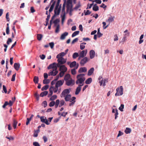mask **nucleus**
<instances>
[{
	"mask_svg": "<svg viewBox=\"0 0 146 146\" xmlns=\"http://www.w3.org/2000/svg\"><path fill=\"white\" fill-rule=\"evenodd\" d=\"M87 50L85 49L82 50L80 53L79 55L80 57H82V58L85 57V56L86 55L87 52Z\"/></svg>",
	"mask_w": 146,
	"mask_h": 146,
	"instance_id": "obj_6",
	"label": "nucleus"
},
{
	"mask_svg": "<svg viewBox=\"0 0 146 146\" xmlns=\"http://www.w3.org/2000/svg\"><path fill=\"white\" fill-rule=\"evenodd\" d=\"M92 81V79L91 78H90L87 79L85 81V83L86 84H90Z\"/></svg>",
	"mask_w": 146,
	"mask_h": 146,
	"instance_id": "obj_22",
	"label": "nucleus"
},
{
	"mask_svg": "<svg viewBox=\"0 0 146 146\" xmlns=\"http://www.w3.org/2000/svg\"><path fill=\"white\" fill-rule=\"evenodd\" d=\"M13 126L14 129H15L16 127L17 122L14 119L13 120Z\"/></svg>",
	"mask_w": 146,
	"mask_h": 146,
	"instance_id": "obj_33",
	"label": "nucleus"
},
{
	"mask_svg": "<svg viewBox=\"0 0 146 146\" xmlns=\"http://www.w3.org/2000/svg\"><path fill=\"white\" fill-rule=\"evenodd\" d=\"M54 88V87L52 86H51L49 89V93L48 94V97H49L50 96H52L53 94V91L51 89L52 88Z\"/></svg>",
	"mask_w": 146,
	"mask_h": 146,
	"instance_id": "obj_21",
	"label": "nucleus"
},
{
	"mask_svg": "<svg viewBox=\"0 0 146 146\" xmlns=\"http://www.w3.org/2000/svg\"><path fill=\"white\" fill-rule=\"evenodd\" d=\"M16 75V73H15V74L13 75L12 78H11V81H15Z\"/></svg>",
	"mask_w": 146,
	"mask_h": 146,
	"instance_id": "obj_57",
	"label": "nucleus"
},
{
	"mask_svg": "<svg viewBox=\"0 0 146 146\" xmlns=\"http://www.w3.org/2000/svg\"><path fill=\"white\" fill-rule=\"evenodd\" d=\"M74 84V81L72 79L66 81V84L68 86H70L71 85H73Z\"/></svg>",
	"mask_w": 146,
	"mask_h": 146,
	"instance_id": "obj_8",
	"label": "nucleus"
},
{
	"mask_svg": "<svg viewBox=\"0 0 146 146\" xmlns=\"http://www.w3.org/2000/svg\"><path fill=\"white\" fill-rule=\"evenodd\" d=\"M70 77V75L69 74H66L64 76V79L66 81L69 80Z\"/></svg>",
	"mask_w": 146,
	"mask_h": 146,
	"instance_id": "obj_30",
	"label": "nucleus"
},
{
	"mask_svg": "<svg viewBox=\"0 0 146 146\" xmlns=\"http://www.w3.org/2000/svg\"><path fill=\"white\" fill-rule=\"evenodd\" d=\"M44 117L43 116H42L40 117V121L42 122L43 123H44V122L46 119V117H45V118H44Z\"/></svg>",
	"mask_w": 146,
	"mask_h": 146,
	"instance_id": "obj_52",
	"label": "nucleus"
},
{
	"mask_svg": "<svg viewBox=\"0 0 146 146\" xmlns=\"http://www.w3.org/2000/svg\"><path fill=\"white\" fill-rule=\"evenodd\" d=\"M60 27V25L59 24H58L56 27V28L55 30V32L58 33L59 31V29Z\"/></svg>",
	"mask_w": 146,
	"mask_h": 146,
	"instance_id": "obj_49",
	"label": "nucleus"
},
{
	"mask_svg": "<svg viewBox=\"0 0 146 146\" xmlns=\"http://www.w3.org/2000/svg\"><path fill=\"white\" fill-rule=\"evenodd\" d=\"M65 1L63 5V7L62 9V13L63 14H65L66 15V13L65 11Z\"/></svg>",
	"mask_w": 146,
	"mask_h": 146,
	"instance_id": "obj_28",
	"label": "nucleus"
},
{
	"mask_svg": "<svg viewBox=\"0 0 146 146\" xmlns=\"http://www.w3.org/2000/svg\"><path fill=\"white\" fill-rule=\"evenodd\" d=\"M88 61V58L87 57L82 58L80 62V64L81 66H83L86 64Z\"/></svg>",
	"mask_w": 146,
	"mask_h": 146,
	"instance_id": "obj_1",
	"label": "nucleus"
},
{
	"mask_svg": "<svg viewBox=\"0 0 146 146\" xmlns=\"http://www.w3.org/2000/svg\"><path fill=\"white\" fill-rule=\"evenodd\" d=\"M114 18V17H113L112 16L110 17H109L108 20H107V21H108L110 22H111L113 21L114 19H113Z\"/></svg>",
	"mask_w": 146,
	"mask_h": 146,
	"instance_id": "obj_44",
	"label": "nucleus"
},
{
	"mask_svg": "<svg viewBox=\"0 0 146 146\" xmlns=\"http://www.w3.org/2000/svg\"><path fill=\"white\" fill-rule=\"evenodd\" d=\"M60 21V19H57L55 20L53 22L54 24H57L59 23Z\"/></svg>",
	"mask_w": 146,
	"mask_h": 146,
	"instance_id": "obj_48",
	"label": "nucleus"
},
{
	"mask_svg": "<svg viewBox=\"0 0 146 146\" xmlns=\"http://www.w3.org/2000/svg\"><path fill=\"white\" fill-rule=\"evenodd\" d=\"M71 72L72 75H74L76 73V71L75 70V69H72L71 70Z\"/></svg>",
	"mask_w": 146,
	"mask_h": 146,
	"instance_id": "obj_51",
	"label": "nucleus"
},
{
	"mask_svg": "<svg viewBox=\"0 0 146 146\" xmlns=\"http://www.w3.org/2000/svg\"><path fill=\"white\" fill-rule=\"evenodd\" d=\"M56 63L55 62H54L50 64L48 67L47 68L48 69H50L51 68H52L53 69L55 70H57V68L56 66Z\"/></svg>",
	"mask_w": 146,
	"mask_h": 146,
	"instance_id": "obj_2",
	"label": "nucleus"
},
{
	"mask_svg": "<svg viewBox=\"0 0 146 146\" xmlns=\"http://www.w3.org/2000/svg\"><path fill=\"white\" fill-rule=\"evenodd\" d=\"M12 40L11 38H9L7 41V44L8 45H9L10 43L12 42Z\"/></svg>",
	"mask_w": 146,
	"mask_h": 146,
	"instance_id": "obj_46",
	"label": "nucleus"
},
{
	"mask_svg": "<svg viewBox=\"0 0 146 146\" xmlns=\"http://www.w3.org/2000/svg\"><path fill=\"white\" fill-rule=\"evenodd\" d=\"M6 138L9 140H13L14 139V138L13 137L10 136L9 137L6 136Z\"/></svg>",
	"mask_w": 146,
	"mask_h": 146,
	"instance_id": "obj_61",
	"label": "nucleus"
},
{
	"mask_svg": "<svg viewBox=\"0 0 146 146\" xmlns=\"http://www.w3.org/2000/svg\"><path fill=\"white\" fill-rule=\"evenodd\" d=\"M90 57L91 59L93 58L95 56V52L93 50H91L90 52Z\"/></svg>",
	"mask_w": 146,
	"mask_h": 146,
	"instance_id": "obj_11",
	"label": "nucleus"
},
{
	"mask_svg": "<svg viewBox=\"0 0 146 146\" xmlns=\"http://www.w3.org/2000/svg\"><path fill=\"white\" fill-rule=\"evenodd\" d=\"M93 10L94 11H97L99 10V7L95 4L93 6L92 8Z\"/></svg>",
	"mask_w": 146,
	"mask_h": 146,
	"instance_id": "obj_25",
	"label": "nucleus"
},
{
	"mask_svg": "<svg viewBox=\"0 0 146 146\" xmlns=\"http://www.w3.org/2000/svg\"><path fill=\"white\" fill-rule=\"evenodd\" d=\"M66 55V53H64V52H62L58 54L56 56V58H60V57H62L63 56Z\"/></svg>",
	"mask_w": 146,
	"mask_h": 146,
	"instance_id": "obj_16",
	"label": "nucleus"
},
{
	"mask_svg": "<svg viewBox=\"0 0 146 146\" xmlns=\"http://www.w3.org/2000/svg\"><path fill=\"white\" fill-rule=\"evenodd\" d=\"M65 103V102L64 100H61L60 102L59 106L61 107Z\"/></svg>",
	"mask_w": 146,
	"mask_h": 146,
	"instance_id": "obj_42",
	"label": "nucleus"
},
{
	"mask_svg": "<svg viewBox=\"0 0 146 146\" xmlns=\"http://www.w3.org/2000/svg\"><path fill=\"white\" fill-rule=\"evenodd\" d=\"M86 10H85L84 12L85 15H89L91 13V12L89 10H87L86 12Z\"/></svg>",
	"mask_w": 146,
	"mask_h": 146,
	"instance_id": "obj_34",
	"label": "nucleus"
},
{
	"mask_svg": "<svg viewBox=\"0 0 146 146\" xmlns=\"http://www.w3.org/2000/svg\"><path fill=\"white\" fill-rule=\"evenodd\" d=\"M3 90L4 91V92L5 93H7V90L6 88V87L4 85H3Z\"/></svg>",
	"mask_w": 146,
	"mask_h": 146,
	"instance_id": "obj_64",
	"label": "nucleus"
},
{
	"mask_svg": "<svg viewBox=\"0 0 146 146\" xmlns=\"http://www.w3.org/2000/svg\"><path fill=\"white\" fill-rule=\"evenodd\" d=\"M77 78V80L76 82V83L77 84H78L79 83H80V84H82L85 80V78Z\"/></svg>",
	"mask_w": 146,
	"mask_h": 146,
	"instance_id": "obj_7",
	"label": "nucleus"
},
{
	"mask_svg": "<svg viewBox=\"0 0 146 146\" xmlns=\"http://www.w3.org/2000/svg\"><path fill=\"white\" fill-rule=\"evenodd\" d=\"M65 14H64L63 15H61V17L62 18V24L63 23L65 19Z\"/></svg>",
	"mask_w": 146,
	"mask_h": 146,
	"instance_id": "obj_39",
	"label": "nucleus"
},
{
	"mask_svg": "<svg viewBox=\"0 0 146 146\" xmlns=\"http://www.w3.org/2000/svg\"><path fill=\"white\" fill-rule=\"evenodd\" d=\"M131 131V129L130 128L128 127H127L126 129L125 130V132L126 134H128Z\"/></svg>",
	"mask_w": 146,
	"mask_h": 146,
	"instance_id": "obj_29",
	"label": "nucleus"
},
{
	"mask_svg": "<svg viewBox=\"0 0 146 146\" xmlns=\"http://www.w3.org/2000/svg\"><path fill=\"white\" fill-rule=\"evenodd\" d=\"M80 6V3L79 2L78 4L76 5L74 7V9H78Z\"/></svg>",
	"mask_w": 146,
	"mask_h": 146,
	"instance_id": "obj_59",
	"label": "nucleus"
},
{
	"mask_svg": "<svg viewBox=\"0 0 146 146\" xmlns=\"http://www.w3.org/2000/svg\"><path fill=\"white\" fill-rule=\"evenodd\" d=\"M48 92L47 91H45L42 92L40 94V96L41 97H43L44 96H46L48 94Z\"/></svg>",
	"mask_w": 146,
	"mask_h": 146,
	"instance_id": "obj_24",
	"label": "nucleus"
},
{
	"mask_svg": "<svg viewBox=\"0 0 146 146\" xmlns=\"http://www.w3.org/2000/svg\"><path fill=\"white\" fill-rule=\"evenodd\" d=\"M58 71L57 70H55L53 69L52 70H50L48 73L49 76H55L58 73Z\"/></svg>",
	"mask_w": 146,
	"mask_h": 146,
	"instance_id": "obj_5",
	"label": "nucleus"
},
{
	"mask_svg": "<svg viewBox=\"0 0 146 146\" xmlns=\"http://www.w3.org/2000/svg\"><path fill=\"white\" fill-rule=\"evenodd\" d=\"M83 85V84H82V85H79L78 86L76 90V91L75 92V94L76 95H78L79 94V92L81 91V87Z\"/></svg>",
	"mask_w": 146,
	"mask_h": 146,
	"instance_id": "obj_10",
	"label": "nucleus"
},
{
	"mask_svg": "<svg viewBox=\"0 0 146 146\" xmlns=\"http://www.w3.org/2000/svg\"><path fill=\"white\" fill-rule=\"evenodd\" d=\"M50 82V81L49 79H45L43 80V83L44 84H48Z\"/></svg>",
	"mask_w": 146,
	"mask_h": 146,
	"instance_id": "obj_35",
	"label": "nucleus"
},
{
	"mask_svg": "<svg viewBox=\"0 0 146 146\" xmlns=\"http://www.w3.org/2000/svg\"><path fill=\"white\" fill-rule=\"evenodd\" d=\"M68 35V33L67 32H65L62 34L60 37V39L62 40H64L65 39L66 37Z\"/></svg>",
	"mask_w": 146,
	"mask_h": 146,
	"instance_id": "obj_14",
	"label": "nucleus"
},
{
	"mask_svg": "<svg viewBox=\"0 0 146 146\" xmlns=\"http://www.w3.org/2000/svg\"><path fill=\"white\" fill-rule=\"evenodd\" d=\"M33 145L34 146H40L39 143L37 142H33Z\"/></svg>",
	"mask_w": 146,
	"mask_h": 146,
	"instance_id": "obj_53",
	"label": "nucleus"
},
{
	"mask_svg": "<svg viewBox=\"0 0 146 146\" xmlns=\"http://www.w3.org/2000/svg\"><path fill=\"white\" fill-rule=\"evenodd\" d=\"M85 47V45H83L82 43H81L80 44V49L82 50Z\"/></svg>",
	"mask_w": 146,
	"mask_h": 146,
	"instance_id": "obj_58",
	"label": "nucleus"
},
{
	"mask_svg": "<svg viewBox=\"0 0 146 146\" xmlns=\"http://www.w3.org/2000/svg\"><path fill=\"white\" fill-rule=\"evenodd\" d=\"M77 64L76 62L75 61H74L70 63V66L71 68H73Z\"/></svg>",
	"mask_w": 146,
	"mask_h": 146,
	"instance_id": "obj_27",
	"label": "nucleus"
},
{
	"mask_svg": "<svg viewBox=\"0 0 146 146\" xmlns=\"http://www.w3.org/2000/svg\"><path fill=\"white\" fill-rule=\"evenodd\" d=\"M55 3H56V1H54L53 2V3L52 4V5H51V6H50V8L49 10V13H50L52 11V10L53 9V8L54 7Z\"/></svg>",
	"mask_w": 146,
	"mask_h": 146,
	"instance_id": "obj_20",
	"label": "nucleus"
},
{
	"mask_svg": "<svg viewBox=\"0 0 146 146\" xmlns=\"http://www.w3.org/2000/svg\"><path fill=\"white\" fill-rule=\"evenodd\" d=\"M55 102L54 101H52L50 102L49 104V106L50 107L53 106L55 104Z\"/></svg>",
	"mask_w": 146,
	"mask_h": 146,
	"instance_id": "obj_41",
	"label": "nucleus"
},
{
	"mask_svg": "<svg viewBox=\"0 0 146 146\" xmlns=\"http://www.w3.org/2000/svg\"><path fill=\"white\" fill-rule=\"evenodd\" d=\"M57 96L56 95H54L52 96L50 98V100L51 101H53L55 100L57 98Z\"/></svg>",
	"mask_w": 146,
	"mask_h": 146,
	"instance_id": "obj_40",
	"label": "nucleus"
},
{
	"mask_svg": "<svg viewBox=\"0 0 146 146\" xmlns=\"http://www.w3.org/2000/svg\"><path fill=\"white\" fill-rule=\"evenodd\" d=\"M97 35L99 38H100L103 35V34L100 32V29L99 28L98 29Z\"/></svg>",
	"mask_w": 146,
	"mask_h": 146,
	"instance_id": "obj_38",
	"label": "nucleus"
},
{
	"mask_svg": "<svg viewBox=\"0 0 146 146\" xmlns=\"http://www.w3.org/2000/svg\"><path fill=\"white\" fill-rule=\"evenodd\" d=\"M116 112H115V114H114L115 115V119H116L117 117H118V110H116Z\"/></svg>",
	"mask_w": 146,
	"mask_h": 146,
	"instance_id": "obj_47",
	"label": "nucleus"
},
{
	"mask_svg": "<svg viewBox=\"0 0 146 146\" xmlns=\"http://www.w3.org/2000/svg\"><path fill=\"white\" fill-rule=\"evenodd\" d=\"M87 69L86 67H81L79 69L78 72L79 73H81L82 72H85L87 71Z\"/></svg>",
	"mask_w": 146,
	"mask_h": 146,
	"instance_id": "obj_12",
	"label": "nucleus"
},
{
	"mask_svg": "<svg viewBox=\"0 0 146 146\" xmlns=\"http://www.w3.org/2000/svg\"><path fill=\"white\" fill-rule=\"evenodd\" d=\"M64 82V81L63 80H59L56 83L55 86L56 87H58L62 86Z\"/></svg>",
	"mask_w": 146,
	"mask_h": 146,
	"instance_id": "obj_9",
	"label": "nucleus"
},
{
	"mask_svg": "<svg viewBox=\"0 0 146 146\" xmlns=\"http://www.w3.org/2000/svg\"><path fill=\"white\" fill-rule=\"evenodd\" d=\"M94 70V68H92L88 71V76H90L93 73Z\"/></svg>",
	"mask_w": 146,
	"mask_h": 146,
	"instance_id": "obj_18",
	"label": "nucleus"
},
{
	"mask_svg": "<svg viewBox=\"0 0 146 146\" xmlns=\"http://www.w3.org/2000/svg\"><path fill=\"white\" fill-rule=\"evenodd\" d=\"M59 13H57V14L56 13V11L55 12V13H54V15L52 17V18H51V20H53L54 19V18L55 17L57 16V15H59Z\"/></svg>",
	"mask_w": 146,
	"mask_h": 146,
	"instance_id": "obj_45",
	"label": "nucleus"
},
{
	"mask_svg": "<svg viewBox=\"0 0 146 146\" xmlns=\"http://www.w3.org/2000/svg\"><path fill=\"white\" fill-rule=\"evenodd\" d=\"M20 66V64L19 63H15L14 65V68L16 70H19Z\"/></svg>",
	"mask_w": 146,
	"mask_h": 146,
	"instance_id": "obj_17",
	"label": "nucleus"
},
{
	"mask_svg": "<svg viewBox=\"0 0 146 146\" xmlns=\"http://www.w3.org/2000/svg\"><path fill=\"white\" fill-rule=\"evenodd\" d=\"M57 61L59 63L63 64L66 62V59H64L63 57H61L60 58H58Z\"/></svg>",
	"mask_w": 146,
	"mask_h": 146,
	"instance_id": "obj_4",
	"label": "nucleus"
},
{
	"mask_svg": "<svg viewBox=\"0 0 146 146\" xmlns=\"http://www.w3.org/2000/svg\"><path fill=\"white\" fill-rule=\"evenodd\" d=\"M114 41H117V40H118V37L117 36V35H116V34L115 35H114Z\"/></svg>",
	"mask_w": 146,
	"mask_h": 146,
	"instance_id": "obj_63",
	"label": "nucleus"
},
{
	"mask_svg": "<svg viewBox=\"0 0 146 146\" xmlns=\"http://www.w3.org/2000/svg\"><path fill=\"white\" fill-rule=\"evenodd\" d=\"M51 89L52 90V89L54 90V93L56 92L58 90V88L56 87V86H55V87L54 88H54H52Z\"/></svg>",
	"mask_w": 146,
	"mask_h": 146,
	"instance_id": "obj_50",
	"label": "nucleus"
},
{
	"mask_svg": "<svg viewBox=\"0 0 146 146\" xmlns=\"http://www.w3.org/2000/svg\"><path fill=\"white\" fill-rule=\"evenodd\" d=\"M67 68L64 65H62L61 68H60L59 70L64 72H65L67 70Z\"/></svg>",
	"mask_w": 146,
	"mask_h": 146,
	"instance_id": "obj_13",
	"label": "nucleus"
},
{
	"mask_svg": "<svg viewBox=\"0 0 146 146\" xmlns=\"http://www.w3.org/2000/svg\"><path fill=\"white\" fill-rule=\"evenodd\" d=\"M49 87L48 85H46L43 87L41 88L42 91H44V90H47Z\"/></svg>",
	"mask_w": 146,
	"mask_h": 146,
	"instance_id": "obj_36",
	"label": "nucleus"
},
{
	"mask_svg": "<svg viewBox=\"0 0 146 146\" xmlns=\"http://www.w3.org/2000/svg\"><path fill=\"white\" fill-rule=\"evenodd\" d=\"M119 89L117 90H118V92L120 94V95H122L123 94V86H121L120 87V88H119Z\"/></svg>",
	"mask_w": 146,
	"mask_h": 146,
	"instance_id": "obj_15",
	"label": "nucleus"
},
{
	"mask_svg": "<svg viewBox=\"0 0 146 146\" xmlns=\"http://www.w3.org/2000/svg\"><path fill=\"white\" fill-rule=\"evenodd\" d=\"M70 88L69 89H64L62 93L60 96L61 97H62L63 96L64 97V96L66 94H68L70 92Z\"/></svg>",
	"mask_w": 146,
	"mask_h": 146,
	"instance_id": "obj_3",
	"label": "nucleus"
},
{
	"mask_svg": "<svg viewBox=\"0 0 146 146\" xmlns=\"http://www.w3.org/2000/svg\"><path fill=\"white\" fill-rule=\"evenodd\" d=\"M71 95L70 94H68L66 95L64 98L65 100L66 101H70Z\"/></svg>",
	"mask_w": 146,
	"mask_h": 146,
	"instance_id": "obj_19",
	"label": "nucleus"
},
{
	"mask_svg": "<svg viewBox=\"0 0 146 146\" xmlns=\"http://www.w3.org/2000/svg\"><path fill=\"white\" fill-rule=\"evenodd\" d=\"M85 76V74H78L77 75V78H85L84 77V76Z\"/></svg>",
	"mask_w": 146,
	"mask_h": 146,
	"instance_id": "obj_37",
	"label": "nucleus"
},
{
	"mask_svg": "<svg viewBox=\"0 0 146 146\" xmlns=\"http://www.w3.org/2000/svg\"><path fill=\"white\" fill-rule=\"evenodd\" d=\"M49 45L51 48H52L54 45V43L53 42H52L49 43Z\"/></svg>",
	"mask_w": 146,
	"mask_h": 146,
	"instance_id": "obj_54",
	"label": "nucleus"
},
{
	"mask_svg": "<svg viewBox=\"0 0 146 146\" xmlns=\"http://www.w3.org/2000/svg\"><path fill=\"white\" fill-rule=\"evenodd\" d=\"M124 108V105L123 104H121L119 108V109L121 111H123V109Z\"/></svg>",
	"mask_w": 146,
	"mask_h": 146,
	"instance_id": "obj_43",
	"label": "nucleus"
},
{
	"mask_svg": "<svg viewBox=\"0 0 146 146\" xmlns=\"http://www.w3.org/2000/svg\"><path fill=\"white\" fill-rule=\"evenodd\" d=\"M6 31L7 34L9 35V27H7Z\"/></svg>",
	"mask_w": 146,
	"mask_h": 146,
	"instance_id": "obj_55",
	"label": "nucleus"
},
{
	"mask_svg": "<svg viewBox=\"0 0 146 146\" xmlns=\"http://www.w3.org/2000/svg\"><path fill=\"white\" fill-rule=\"evenodd\" d=\"M78 40V38H75L74 39L72 42V44H74L75 42H76Z\"/></svg>",
	"mask_w": 146,
	"mask_h": 146,
	"instance_id": "obj_62",
	"label": "nucleus"
},
{
	"mask_svg": "<svg viewBox=\"0 0 146 146\" xmlns=\"http://www.w3.org/2000/svg\"><path fill=\"white\" fill-rule=\"evenodd\" d=\"M79 54L78 52L74 53L72 55V58L74 59L76 58L77 57H78Z\"/></svg>",
	"mask_w": 146,
	"mask_h": 146,
	"instance_id": "obj_32",
	"label": "nucleus"
},
{
	"mask_svg": "<svg viewBox=\"0 0 146 146\" xmlns=\"http://www.w3.org/2000/svg\"><path fill=\"white\" fill-rule=\"evenodd\" d=\"M64 72L61 71L59 73V74L58 75L60 77H62V76H63L64 74Z\"/></svg>",
	"mask_w": 146,
	"mask_h": 146,
	"instance_id": "obj_56",
	"label": "nucleus"
},
{
	"mask_svg": "<svg viewBox=\"0 0 146 146\" xmlns=\"http://www.w3.org/2000/svg\"><path fill=\"white\" fill-rule=\"evenodd\" d=\"M60 2L58 1L57 2V3L56 5V6L55 7V9H58V7L59 6L60 3Z\"/></svg>",
	"mask_w": 146,
	"mask_h": 146,
	"instance_id": "obj_60",
	"label": "nucleus"
},
{
	"mask_svg": "<svg viewBox=\"0 0 146 146\" xmlns=\"http://www.w3.org/2000/svg\"><path fill=\"white\" fill-rule=\"evenodd\" d=\"M80 31H76L74 32L72 35V37H73L76 35H78Z\"/></svg>",
	"mask_w": 146,
	"mask_h": 146,
	"instance_id": "obj_31",
	"label": "nucleus"
},
{
	"mask_svg": "<svg viewBox=\"0 0 146 146\" xmlns=\"http://www.w3.org/2000/svg\"><path fill=\"white\" fill-rule=\"evenodd\" d=\"M42 37L43 35L41 34H37V38L39 41L41 40Z\"/></svg>",
	"mask_w": 146,
	"mask_h": 146,
	"instance_id": "obj_26",
	"label": "nucleus"
},
{
	"mask_svg": "<svg viewBox=\"0 0 146 146\" xmlns=\"http://www.w3.org/2000/svg\"><path fill=\"white\" fill-rule=\"evenodd\" d=\"M39 81V78L38 76H35L33 78V81L35 84H38Z\"/></svg>",
	"mask_w": 146,
	"mask_h": 146,
	"instance_id": "obj_23",
	"label": "nucleus"
}]
</instances>
